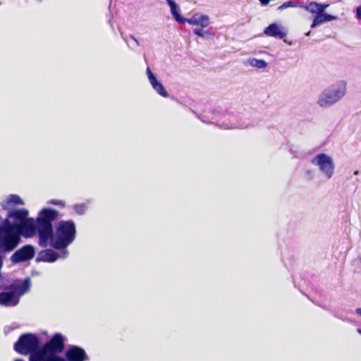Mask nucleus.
<instances>
[{"label":"nucleus","instance_id":"f257e3e1","mask_svg":"<svg viewBox=\"0 0 361 361\" xmlns=\"http://www.w3.org/2000/svg\"><path fill=\"white\" fill-rule=\"evenodd\" d=\"M8 227V248L13 251L21 241V236L31 238L37 231L39 233V243L42 245H45V207L42 208L39 216L35 220L33 218L27 217L19 225H10Z\"/></svg>","mask_w":361,"mask_h":361},{"label":"nucleus","instance_id":"f03ea898","mask_svg":"<svg viewBox=\"0 0 361 361\" xmlns=\"http://www.w3.org/2000/svg\"><path fill=\"white\" fill-rule=\"evenodd\" d=\"M76 238L75 224L73 221H60L56 224L51 246L55 250L47 249V262L64 259L69 252L67 247Z\"/></svg>","mask_w":361,"mask_h":361},{"label":"nucleus","instance_id":"7ed1b4c3","mask_svg":"<svg viewBox=\"0 0 361 361\" xmlns=\"http://www.w3.org/2000/svg\"><path fill=\"white\" fill-rule=\"evenodd\" d=\"M346 92V82L341 81L336 85L326 89L320 95L317 104L322 108H326L338 102Z\"/></svg>","mask_w":361,"mask_h":361},{"label":"nucleus","instance_id":"20e7f679","mask_svg":"<svg viewBox=\"0 0 361 361\" xmlns=\"http://www.w3.org/2000/svg\"><path fill=\"white\" fill-rule=\"evenodd\" d=\"M40 345L39 338L34 334H21L13 345V350L22 355H27Z\"/></svg>","mask_w":361,"mask_h":361},{"label":"nucleus","instance_id":"39448f33","mask_svg":"<svg viewBox=\"0 0 361 361\" xmlns=\"http://www.w3.org/2000/svg\"><path fill=\"white\" fill-rule=\"evenodd\" d=\"M312 164L315 166H318L326 178H331L333 176L335 166L333 159L327 154L324 153L317 154L312 160Z\"/></svg>","mask_w":361,"mask_h":361},{"label":"nucleus","instance_id":"423d86ee","mask_svg":"<svg viewBox=\"0 0 361 361\" xmlns=\"http://www.w3.org/2000/svg\"><path fill=\"white\" fill-rule=\"evenodd\" d=\"M65 337L61 333L54 334L49 341H47V355H57L65 348Z\"/></svg>","mask_w":361,"mask_h":361},{"label":"nucleus","instance_id":"0eeeda50","mask_svg":"<svg viewBox=\"0 0 361 361\" xmlns=\"http://www.w3.org/2000/svg\"><path fill=\"white\" fill-rule=\"evenodd\" d=\"M35 251L32 245H25L17 250L11 257L13 264H18L32 259L35 257Z\"/></svg>","mask_w":361,"mask_h":361},{"label":"nucleus","instance_id":"6e6552de","mask_svg":"<svg viewBox=\"0 0 361 361\" xmlns=\"http://www.w3.org/2000/svg\"><path fill=\"white\" fill-rule=\"evenodd\" d=\"M28 215L29 212L27 209H16L10 213H7L4 219H7L10 225H19L28 217Z\"/></svg>","mask_w":361,"mask_h":361},{"label":"nucleus","instance_id":"1a4fd4ad","mask_svg":"<svg viewBox=\"0 0 361 361\" xmlns=\"http://www.w3.org/2000/svg\"><path fill=\"white\" fill-rule=\"evenodd\" d=\"M66 359L67 361H86L88 356L81 347L72 345L66 352Z\"/></svg>","mask_w":361,"mask_h":361},{"label":"nucleus","instance_id":"9d476101","mask_svg":"<svg viewBox=\"0 0 361 361\" xmlns=\"http://www.w3.org/2000/svg\"><path fill=\"white\" fill-rule=\"evenodd\" d=\"M24 205V201L18 195H9L1 202L2 209L10 213L11 211L18 209V207Z\"/></svg>","mask_w":361,"mask_h":361},{"label":"nucleus","instance_id":"9b49d317","mask_svg":"<svg viewBox=\"0 0 361 361\" xmlns=\"http://www.w3.org/2000/svg\"><path fill=\"white\" fill-rule=\"evenodd\" d=\"M183 21H178L180 23H188L192 25L200 26L202 27H207L209 25V18L207 16L196 13L190 18H185L182 17Z\"/></svg>","mask_w":361,"mask_h":361},{"label":"nucleus","instance_id":"f8f14e48","mask_svg":"<svg viewBox=\"0 0 361 361\" xmlns=\"http://www.w3.org/2000/svg\"><path fill=\"white\" fill-rule=\"evenodd\" d=\"M19 302V298L14 292H1L0 293V305L16 306Z\"/></svg>","mask_w":361,"mask_h":361},{"label":"nucleus","instance_id":"ddd939ff","mask_svg":"<svg viewBox=\"0 0 361 361\" xmlns=\"http://www.w3.org/2000/svg\"><path fill=\"white\" fill-rule=\"evenodd\" d=\"M264 33L267 36L273 37L276 39H283L286 36V34L283 32L276 23L270 24L264 30Z\"/></svg>","mask_w":361,"mask_h":361},{"label":"nucleus","instance_id":"4468645a","mask_svg":"<svg viewBox=\"0 0 361 361\" xmlns=\"http://www.w3.org/2000/svg\"><path fill=\"white\" fill-rule=\"evenodd\" d=\"M337 19V17L331 14L325 13H319V15H315L311 27L314 28L318 25L322 24L326 22L331 21Z\"/></svg>","mask_w":361,"mask_h":361},{"label":"nucleus","instance_id":"2eb2a0df","mask_svg":"<svg viewBox=\"0 0 361 361\" xmlns=\"http://www.w3.org/2000/svg\"><path fill=\"white\" fill-rule=\"evenodd\" d=\"M29 361H45V344L28 354Z\"/></svg>","mask_w":361,"mask_h":361},{"label":"nucleus","instance_id":"dca6fc26","mask_svg":"<svg viewBox=\"0 0 361 361\" xmlns=\"http://www.w3.org/2000/svg\"><path fill=\"white\" fill-rule=\"evenodd\" d=\"M150 84L152 85V87L162 97H168L169 93L163 86V85L159 82L157 78L155 79H153L152 81H150Z\"/></svg>","mask_w":361,"mask_h":361},{"label":"nucleus","instance_id":"f3484780","mask_svg":"<svg viewBox=\"0 0 361 361\" xmlns=\"http://www.w3.org/2000/svg\"><path fill=\"white\" fill-rule=\"evenodd\" d=\"M168 3V4L170 6L171 13L175 18V20L178 21H183L182 19V16L179 13L178 11V6L176 5V2L173 0H166Z\"/></svg>","mask_w":361,"mask_h":361},{"label":"nucleus","instance_id":"a211bd4d","mask_svg":"<svg viewBox=\"0 0 361 361\" xmlns=\"http://www.w3.org/2000/svg\"><path fill=\"white\" fill-rule=\"evenodd\" d=\"M30 281L28 278L25 279L21 285L15 288V291L20 295H23L30 289Z\"/></svg>","mask_w":361,"mask_h":361},{"label":"nucleus","instance_id":"6ab92c4d","mask_svg":"<svg viewBox=\"0 0 361 361\" xmlns=\"http://www.w3.org/2000/svg\"><path fill=\"white\" fill-rule=\"evenodd\" d=\"M302 7L309 11L310 13L315 15H319L320 13L319 8V3L312 1L310 4L307 5L302 6Z\"/></svg>","mask_w":361,"mask_h":361},{"label":"nucleus","instance_id":"aec40b11","mask_svg":"<svg viewBox=\"0 0 361 361\" xmlns=\"http://www.w3.org/2000/svg\"><path fill=\"white\" fill-rule=\"evenodd\" d=\"M54 231L53 228L52 221L47 220V241L49 240L50 244L52 242L54 235Z\"/></svg>","mask_w":361,"mask_h":361},{"label":"nucleus","instance_id":"412c9836","mask_svg":"<svg viewBox=\"0 0 361 361\" xmlns=\"http://www.w3.org/2000/svg\"><path fill=\"white\" fill-rule=\"evenodd\" d=\"M250 64L258 68H264L267 66V62L262 59H252L250 61Z\"/></svg>","mask_w":361,"mask_h":361},{"label":"nucleus","instance_id":"4be33fe9","mask_svg":"<svg viewBox=\"0 0 361 361\" xmlns=\"http://www.w3.org/2000/svg\"><path fill=\"white\" fill-rule=\"evenodd\" d=\"M58 216V211L54 209L47 208V218L48 217V221H53Z\"/></svg>","mask_w":361,"mask_h":361},{"label":"nucleus","instance_id":"5701e85b","mask_svg":"<svg viewBox=\"0 0 361 361\" xmlns=\"http://www.w3.org/2000/svg\"><path fill=\"white\" fill-rule=\"evenodd\" d=\"M47 361H67L66 358L59 357L57 355H47Z\"/></svg>","mask_w":361,"mask_h":361},{"label":"nucleus","instance_id":"b1692460","mask_svg":"<svg viewBox=\"0 0 361 361\" xmlns=\"http://www.w3.org/2000/svg\"><path fill=\"white\" fill-rule=\"evenodd\" d=\"M203 28L204 27H201V28H195V29H194L193 30L194 34H195L196 35H198V36H200L201 37H207V35H208V32L203 30Z\"/></svg>","mask_w":361,"mask_h":361},{"label":"nucleus","instance_id":"393cba45","mask_svg":"<svg viewBox=\"0 0 361 361\" xmlns=\"http://www.w3.org/2000/svg\"><path fill=\"white\" fill-rule=\"evenodd\" d=\"M295 5H296V3L294 1H286V2H284L283 4H281V6H279L278 7V10H283V9L287 8L288 7H294V6H295Z\"/></svg>","mask_w":361,"mask_h":361},{"label":"nucleus","instance_id":"a878e982","mask_svg":"<svg viewBox=\"0 0 361 361\" xmlns=\"http://www.w3.org/2000/svg\"><path fill=\"white\" fill-rule=\"evenodd\" d=\"M49 203L54 204V205L59 206L61 208H63L66 206L65 202H63L62 200H51L49 202Z\"/></svg>","mask_w":361,"mask_h":361},{"label":"nucleus","instance_id":"bb28decb","mask_svg":"<svg viewBox=\"0 0 361 361\" xmlns=\"http://www.w3.org/2000/svg\"><path fill=\"white\" fill-rule=\"evenodd\" d=\"M85 206L84 204H76L75 206V210L78 214H83L85 210Z\"/></svg>","mask_w":361,"mask_h":361},{"label":"nucleus","instance_id":"cd10ccee","mask_svg":"<svg viewBox=\"0 0 361 361\" xmlns=\"http://www.w3.org/2000/svg\"><path fill=\"white\" fill-rule=\"evenodd\" d=\"M147 73L148 75L149 82L152 81L153 79L156 78L155 75L153 74V73L152 72L151 69L149 67L147 68Z\"/></svg>","mask_w":361,"mask_h":361},{"label":"nucleus","instance_id":"c85d7f7f","mask_svg":"<svg viewBox=\"0 0 361 361\" xmlns=\"http://www.w3.org/2000/svg\"><path fill=\"white\" fill-rule=\"evenodd\" d=\"M329 6V4H319V8L320 13H324L326 8Z\"/></svg>","mask_w":361,"mask_h":361},{"label":"nucleus","instance_id":"c756f323","mask_svg":"<svg viewBox=\"0 0 361 361\" xmlns=\"http://www.w3.org/2000/svg\"><path fill=\"white\" fill-rule=\"evenodd\" d=\"M357 18L361 20V6H359L356 9Z\"/></svg>","mask_w":361,"mask_h":361},{"label":"nucleus","instance_id":"7c9ffc66","mask_svg":"<svg viewBox=\"0 0 361 361\" xmlns=\"http://www.w3.org/2000/svg\"><path fill=\"white\" fill-rule=\"evenodd\" d=\"M262 5H267L270 0H259Z\"/></svg>","mask_w":361,"mask_h":361},{"label":"nucleus","instance_id":"2f4dec72","mask_svg":"<svg viewBox=\"0 0 361 361\" xmlns=\"http://www.w3.org/2000/svg\"><path fill=\"white\" fill-rule=\"evenodd\" d=\"M130 37L136 42L137 45H140L139 42L137 41V39L134 36L130 35Z\"/></svg>","mask_w":361,"mask_h":361},{"label":"nucleus","instance_id":"473e14b6","mask_svg":"<svg viewBox=\"0 0 361 361\" xmlns=\"http://www.w3.org/2000/svg\"><path fill=\"white\" fill-rule=\"evenodd\" d=\"M356 313L361 316V308H357L355 310Z\"/></svg>","mask_w":361,"mask_h":361},{"label":"nucleus","instance_id":"72a5a7b5","mask_svg":"<svg viewBox=\"0 0 361 361\" xmlns=\"http://www.w3.org/2000/svg\"><path fill=\"white\" fill-rule=\"evenodd\" d=\"M43 252H44V251H42V252H40V259H42V261H45V257H44V258H43V256H42Z\"/></svg>","mask_w":361,"mask_h":361},{"label":"nucleus","instance_id":"f704fd0d","mask_svg":"<svg viewBox=\"0 0 361 361\" xmlns=\"http://www.w3.org/2000/svg\"><path fill=\"white\" fill-rule=\"evenodd\" d=\"M357 333H359L360 334H361V329H357Z\"/></svg>","mask_w":361,"mask_h":361},{"label":"nucleus","instance_id":"c9c22d12","mask_svg":"<svg viewBox=\"0 0 361 361\" xmlns=\"http://www.w3.org/2000/svg\"><path fill=\"white\" fill-rule=\"evenodd\" d=\"M14 361H24L23 359H16Z\"/></svg>","mask_w":361,"mask_h":361},{"label":"nucleus","instance_id":"e433bc0d","mask_svg":"<svg viewBox=\"0 0 361 361\" xmlns=\"http://www.w3.org/2000/svg\"><path fill=\"white\" fill-rule=\"evenodd\" d=\"M310 35V31H309L307 33V35Z\"/></svg>","mask_w":361,"mask_h":361}]
</instances>
